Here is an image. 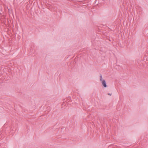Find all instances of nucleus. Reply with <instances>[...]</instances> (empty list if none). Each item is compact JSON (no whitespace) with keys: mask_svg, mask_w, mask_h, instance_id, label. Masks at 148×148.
<instances>
[{"mask_svg":"<svg viewBox=\"0 0 148 148\" xmlns=\"http://www.w3.org/2000/svg\"><path fill=\"white\" fill-rule=\"evenodd\" d=\"M100 80L101 81H102V76L101 75L100 76Z\"/></svg>","mask_w":148,"mask_h":148,"instance_id":"2","label":"nucleus"},{"mask_svg":"<svg viewBox=\"0 0 148 148\" xmlns=\"http://www.w3.org/2000/svg\"><path fill=\"white\" fill-rule=\"evenodd\" d=\"M108 94L109 95H110V96H111L112 95V93H108Z\"/></svg>","mask_w":148,"mask_h":148,"instance_id":"3","label":"nucleus"},{"mask_svg":"<svg viewBox=\"0 0 148 148\" xmlns=\"http://www.w3.org/2000/svg\"><path fill=\"white\" fill-rule=\"evenodd\" d=\"M102 84L105 87H107L106 82L104 80H103L102 81Z\"/></svg>","mask_w":148,"mask_h":148,"instance_id":"1","label":"nucleus"}]
</instances>
